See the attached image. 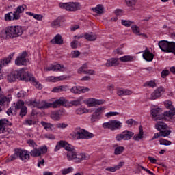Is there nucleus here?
I'll return each instance as SVG.
<instances>
[{
	"label": "nucleus",
	"instance_id": "nucleus-17",
	"mask_svg": "<svg viewBox=\"0 0 175 175\" xmlns=\"http://www.w3.org/2000/svg\"><path fill=\"white\" fill-rule=\"evenodd\" d=\"M118 58H111L107 60V62L105 63V66L107 68H110L113 66H118L120 65V62H118Z\"/></svg>",
	"mask_w": 175,
	"mask_h": 175
},
{
	"label": "nucleus",
	"instance_id": "nucleus-6",
	"mask_svg": "<svg viewBox=\"0 0 175 175\" xmlns=\"http://www.w3.org/2000/svg\"><path fill=\"white\" fill-rule=\"evenodd\" d=\"M59 6L61 9H65L68 12H77L80 10V3L77 2L60 3Z\"/></svg>",
	"mask_w": 175,
	"mask_h": 175
},
{
	"label": "nucleus",
	"instance_id": "nucleus-62",
	"mask_svg": "<svg viewBox=\"0 0 175 175\" xmlns=\"http://www.w3.org/2000/svg\"><path fill=\"white\" fill-rule=\"evenodd\" d=\"M89 91L90 88L80 86V94H85V92H88Z\"/></svg>",
	"mask_w": 175,
	"mask_h": 175
},
{
	"label": "nucleus",
	"instance_id": "nucleus-23",
	"mask_svg": "<svg viewBox=\"0 0 175 175\" xmlns=\"http://www.w3.org/2000/svg\"><path fill=\"white\" fill-rule=\"evenodd\" d=\"M14 55V53H12L8 58L0 60V70L2 69V68H3V66H6L8 64L10 63V61H12Z\"/></svg>",
	"mask_w": 175,
	"mask_h": 175
},
{
	"label": "nucleus",
	"instance_id": "nucleus-61",
	"mask_svg": "<svg viewBox=\"0 0 175 175\" xmlns=\"http://www.w3.org/2000/svg\"><path fill=\"white\" fill-rule=\"evenodd\" d=\"M118 115H120V113L118 112H108L105 114V117H107V118H109V117H113V116Z\"/></svg>",
	"mask_w": 175,
	"mask_h": 175
},
{
	"label": "nucleus",
	"instance_id": "nucleus-42",
	"mask_svg": "<svg viewBox=\"0 0 175 175\" xmlns=\"http://www.w3.org/2000/svg\"><path fill=\"white\" fill-rule=\"evenodd\" d=\"M64 149L68 151V152H72V151H75V147L69 144L66 141H65L64 143Z\"/></svg>",
	"mask_w": 175,
	"mask_h": 175
},
{
	"label": "nucleus",
	"instance_id": "nucleus-47",
	"mask_svg": "<svg viewBox=\"0 0 175 175\" xmlns=\"http://www.w3.org/2000/svg\"><path fill=\"white\" fill-rule=\"evenodd\" d=\"M143 135H144V133H141L139 132L138 134L135 135L133 137V140H135V142H139V140H142V139H143Z\"/></svg>",
	"mask_w": 175,
	"mask_h": 175
},
{
	"label": "nucleus",
	"instance_id": "nucleus-41",
	"mask_svg": "<svg viewBox=\"0 0 175 175\" xmlns=\"http://www.w3.org/2000/svg\"><path fill=\"white\" fill-rule=\"evenodd\" d=\"M88 69V65H87V64H83L81 67H80L79 69H78V73L79 75H81V73H83L84 75L85 74V72H87Z\"/></svg>",
	"mask_w": 175,
	"mask_h": 175
},
{
	"label": "nucleus",
	"instance_id": "nucleus-25",
	"mask_svg": "<svg viewBox=\"0 0 175 175\" xmlns=\"http://www.w3.org/2000/svg\"><path fill=\"white\" fill-rule=\"evenodd\" d=\"M64 103H65V98H60L56 100L55 102L51 103V105L53 109H56V107H58V106H62Z\"/></svg>",
	"mask_w": 175,
	"mask_h": 175
},
{
	"label": "nucleus",
	"instance_id": "nucleus-50",
	"mask_svg": "<svg viewBox=\"0 0 175 175\" xmlns=\"http://www.w3.org/2000/svg\"><path fill=\"white\" fill-rule=\"evenodd\" d=\"M81 100H83L82 97H79L77 100L71 101L70 103L72 105V106H80V105H81Z\"/></svg>",
	"mask_w": 175,
	"mask_h": 175
},
{
	"label": "nucleus",
	"instance_id": "nucleus-1",
	"mask_svg": "<svg viewBox=\"0 0 175 175\" xmlns=\"http://www.w3.org/2000/svg\"><path fill=\"white\" fill-rule=\"evenodd\" d=\"M28 71L27 68H22L19 70H16L14 73H11L7 75V80L9 83H14L16 80H23V81H27L29 79V77H27Z\"/></svg>",
	"mask_w": 175,
	"mask_h": 175
},
{
	"label": "nucleus",
	"instance_id": "nucleus-57",
	"mask_svg": "<svg viewBox=\"0 0 175 175\" xmlns=\"http://www.w3.org/2000/svg\"><path fill=\"white\" fill-rule=\"evenodd\" d=\"M122 25H124V27H131V25L133 24V22L131 21L122 20Z\"/></svg>",
	"mask_w": 175,
	"mask_h": 175
},
{
	"label": "nucleus",
	"instance_id": "nucleus-35",
	"mask_svg": "<svg viewBox=\"0 0 175 175\" xmlns=\"http://www.w3.org/2000/svg\"><path fill=\"white\" fill-rule=\"evenodd\" d=\"M62 147L63 148H64V147H65V141H64V140H61V141L57 142V144L54 149L55 152L59 151V150H61Z\"/></svg>",
	"mask_w": 175,
	"mask_h": 175
},
{
	"label": "nucleus",
	"instance_id": "nucleus-31",
	"mask_svg": "<svg viewBox=\"0 0 175 175\" xmlns=\"http://www.w3.org/2000/svg\"><path fill=\"white\" fill-rule=\"evenodd\" d=\"M84 36L85 38L87 39L89 42H94V40H96V38H98L96 34H94L92 33H85Z\"/></svg>",
	"mask_w": 175,
	"mask_h": 175
},
{
	"label": "nucleus",
	"instance_id": "nucleus-14",
	"mask_svg": "<svg viewBox=\"0 0 175 175\" xmlns=\"http://www.w3.org/2000/svg\"><path fill=\"white\" fill-rule=\"evenodd\" d=\"M105 103L104 100H96L95 98H89L87 100V105L89 107H94L98 106V105H103Z\"/></svg>",
	"mask_w": 175,
	"mask_h": 175
},
{
	"label": "nucleus",
	"instance_id": "nucleus-18",
	"mask_svg": "<svg viewBox=\"0 0 175 175\" xmlns=\"http://www.w3.org/2000/svg\"><path fill=\"white\" fill-rule=\"evenodd\" d=\"M0 38H2V39H12V34L9 27L0 32Z\"/></svg>",
	"mask_w": 175,
	"mask_h": 175
},
{
	"label": "nucleus",
	"instance_id": "nucleus-29",
	"mask_svg": "<svg viewBox=\"0 0 175 175\" xmlns=\"http://www.w3.org/2000/svg\"><path fill=\"white\" fill-rule=\"evenodd\" d=\"M90 159V156L86 153H81L77 155V158L76 159V162H81L82 161H87Z\"/></svg>",
	"mask_w": 175,
	"mask_h": 175
},
{
	"label": "nucleus",
	"instance_id": "nucleus-59",
	"mask_svg": "<svg viewBox=\"0 0 175 175\" xmlns=\"http://www.w3.org/2000/svg\"><path fill=\"white\" fill-rule=\"evenodd\" d=\"M116 142H121V140H125V138L124 137V134L120 133V134H118L116 136Z\"/></svg>",
	"mask_w": 175,
	"mask_h": 175
},
{
	"label": "nucleus",
	"instance_id": "nucleus-24",
	"mask_svg": "<svg viewBox=\"0 0 175 175\" xmlns=\"http://www.w3.org/2000/svg\"><path fill=\"white\" fill-rule=\"evenodd\" d=\"M52 44H64V40L60 34L56 35L53 39L51 40Z\"/></svg>",
	"mask_w": 175,
	"mask_h": 175
},
{
	"label": "nucleus",
	"instance_id": "nucleus-40",
	"mask_svg": "<svg viewBox=\"0 0 175 175\" xmlns=\"http://www.w3.org/2000/svg\"><path fill=\"white\" fill-rule=\"evenodd\" d=\"M92 111H94V110L88 109L87 111H85V109H83L82 108H78L75 111V114L77 116H81V114H84L85 113H92Z\"/></svg>",
	"mask_w": 175,
	"mask_h": 175
},
{
	"label": "nucleus",
	"instance_id": "nucleus-34",
	"mask_svg": "<svg viewBox=\"0 0 175 175\" xmlns=\"http://www.w3.org/2000/svg\"><path fill=\"white\" fill-rule=\"evenodd\" d=\"M41 125H42V126L44 127V129H45V131H53V129H54V124H51L50 123H47L46 122H41Z\"/></svg>",
	"mask_w": 175,
	"mask_h": 175
},
{
	"label": "nucleus",
	"instance_id": "nucleus-28",
	"mask_svg": "<svg viewBox=\"0 0 175 175\" xmlns=\"http://www.w3.org/2000/svg\"><path fill=\"white\" fill-rule=\"evenodd\" d=\"M124 140H131L133 137L135 133L129 131L128 130L124 131L122 133Z\"/></svg>",
	"mask_w": 175,
	"mask_h": 175
},
{
	"label": "nucleus",
	"instance_id": "nucleus-27",
	"mask_svg": "<svg viewBox=\"0 0 175 175\" xmlns=\"http://www.w3.org/2000/svg\"><path fill=\"white\" fill-rule=\"evenodd\" d=\"M126 5L130 8V10H136L135 6H136V2L137 0H125Z\"/></svg>",
	"mask_w": 175,
	"mask_h": 175
},
{
	"label": "nucleus",
	"instance_id": "nucleus-10",
	"mask_svg": "<svg viewBox=\"0 0 175 175\" xmlns=\"http://www.w3.org/2000/svg\"><path fill=\"white\" fill-rule=\"evenodd\" d=\"M106 110V107H100L94 109V112L91 116L92 122H95L100 120V115Z\"/></svg>",
	"mask_w": 175,
	"mask_h": 175
},
{
	"label": "nucleus",
	"instance_id": "nucleus-58",
	"mask_svg": "<svg viewBox=\"0 0 175 175\" xmlns=\"http://www.w3.org/2000/svg\"><path fill=\"white\" fill-rule=\"evenodd\" d=\"M68 124L66 123H59L56 124V128H59L61 129H65V128H68Z\"/></svg>",
	"mask_w": 175,
	"mask_h": 175
},
{
	"label": "nucleus",
	"instance_id": "nucleus-5",
	"mask_svg": "<svg viewBox=\"0 0 175 175\" xmlns=\"http://www.w3.org/2000/svg\"><path fill=\"white\" fill-rule=\"evenodd\" d=\"M151 116L153 121H165L166 111L163 113L162 109L154 108L151 110Z\"/></svg>",
	"mask_w": 175,
	"mask_h": 175
},
{
	"label": "nucleus",
	"instance_id": "nucleus-63",
	"mask_svg": "<svg viewBox=\"0 0 175 175\" xmlns=\"http://www.w3.org/2000/svg\"><path fill=\"white\" fill-rule=\"evenodd\" d=\"M27 144H29V146L30 147H33L35 148V146H36V143H35V141H33V139H29L27 141Z\"/></svg>",
	"mask_w": 175,
	"mask_h": 175
},
{
	"label": "nucleus",
	"instance_id": "nucleus-51",
	"mask_svg": "<svg viewBox=\"0 0 175 175\" xmlns=\"http://www.w3.org/2000/svg\"><path fill=\"white\" fill-rule=\"evenodd\" d=\"M161 133V137H167V136H169V135H170L172 133V131L171 130H161V131H160Z\"/></svg>",
	"mask_w": 175,
	"mask_h": 175
},
{
	"label": "nucleus",
	"instance_id": "nucleus-54",
	"mask_svg": "<svg viewBox=\"0 0 175 175\" xmlns=\"http://www.w3.org/2000/svg\"><path fill=\"white\" fill-rule=\"evenodd\" d=\"M27 107H23L20 111L19 116L21 117H24L27 116Z\"/></svg>",
	"mask_w": 175,
	"mask_h": 175
},
{
	"label": "nucleus",
	"instance_id": "nucleus-19",
	"mask_svg": "<svg viewBox=\"0 0 175 175\" xmlns=\"http://www.w3.org/2000/svg\"><path fill=\"white\" fill-rule=\"evenodd\" d=\"M155 128L157 131L161 132V131H165V129H167V124L163 122V120H159L156 122Z\"/></svg>",
	"mask_w": 175,
	"mask_h": 175
},
{
	"label": "nucleus",
	"instance_id": "nucleus-48",
	"mask_svg": "<svg viewBox=\"0 0 175 175\" xmlns=\"http://www.w3.org/2000/svg\"><path fill=\"white\" fill-rule=\"evenodd\" d=\"M70 92L77 95L80 94V86H74L70 89Z\"/></svg>",
	"mask_w": 175,
	"mask_h": 175
},
{
	"label": "nucleus",
	"instance_id": "nucleus-55",
	"mask_svg": "<svg viewBox=\"0 0 175 175\" xmlns=\"http://www.w3.org/2000/svg\"><path fill=\"white\" fill-rule=\"evenodd\" d=\"M73 171V168L72 167H70L68 168H66L62 170V173L63 175H66L68 173H71V172Z\"/></svg>",
	"mask_w": 175,
	"mask_h": 175
},
{
	"label": "nucleus",
	"instance_id": "nucleus-4",
	"mask_svg": "<svg viewBox=\"0 0 175 175\" xmlns=\"http://www.w3.org/2000/svg\"><path fill=\"white\" fill-rule=\"evenodd\" d=\"M159 47L163 53H172L175 54V42L162 40L159 42Z\"/></svg>",
	"mask_w": 175,
	"mask_h": 175
},
{
	"label": "nucleus",
	"instance_id": "nucleus-20",
	"mask_svg": "<svg viewBox=\"0 0 175 175\" xmlns=\"http://www.w3.org/2000/svg\"><path fill=\"white\" fill-rule=\"evenodd\" d=\"M24 6L25 8L26 5H20L17 7L16 11H14L12 14V16H14V19L20 20V13H23V12H24L25 10Z\"/></svg>",
	"mask_w": 175,
	"mask_h": 175
},
{
	"label": "nucleus",
	"instance_id": "nucleus-64",
	"mask_svg": "<svg viewBox=\"0 0 175 175\" xmlns=\"http://www.w3.org/2000/svg\"><path fill=\"white\" fill-rule=\"evenodd\" d=\"M72 58H77L80 55L79 51H73L72 53Z\"/></svg>",
	"mask_w": 175,
	"mask_h": 175
},
{
	"label": "nucleus",
	"instance_id": "nucleus-49",
	"mask_svg": "<svg viewBox=\"0 0 175 175\" xmlns=\"http://www.w3.org/2000/svg\"><path fill=\"white\" fill-rule=\"evenodd\" d=\"M25 106H24V101H18L16 103V105L15 106V110H21L23 109V107H25Z\"/></svg>",
	"mask_w": 175,
	"mask_h": 175
},
{
	"label": "nucleus",
	"instance_id": "nucleus-13",
	"mask_svg": "<svg viewBox=\"0 0 175 175\" xmlns=\"http://www.w3.org/2000/svg\"><path fill=\"white\" fill-rule=\"evenodd\" d=\"M162 92H163V88L160 87L158 88L156 90H154L150 95V100H155V99H158V98H161L162 96Z\"/></svg>",
	"mask_w": 175,
	"mask_h": 175
},
{
	"label": "nucleus",
	"instance_id": "nucleus-53",
	"mask_svg": "<svg viewBox=\"0 0 175 175\" xmlns=\"http://www.w3.org/2000/svg\"><path fill=\"white\" fill-rule=\"evenodd\" d=\"M166 117H170V116H175V107H172L170 111H165Z\"/></svg>",
	"mask_w": 175,
	"mask_h": 175
},
{
	"label": "nucleus",
	"instance_id": "nucleus-26",
	"mask_svg": "<svg viewBox=\"0 0 175 175\" xmlns=\"http://www.w3.org/2000/svg\"><path fill=\"white\" fill-rule=\"evenodd\" d=\"M77 152H76V150H72V152H67V158L68 161H74L76 162V159H77Z\"/></svg>",
	"mask_w": 175,
	"mask_h": 175
},
{
	"label": "nucleus",
	"instance_id": "nucleus-37",
	"mask_svg": "<svg viewBox=\"0 0 175 175\" xmlns=\"http://www.w3.org/2000/svg\"><path fill=\"white\" fill-rule=\"evenodd\" d=\"M10 102V99L9 97L5 96H0V106H5L6 103H9Z\"/></svg>",
	"mask_w": 175,
	"mask_h": 175
},
{
	"label": "nucleus",
	"instance_id": "nucleus-3",
	"mask_svg": "<svg viewBox=\"0 0 175 175\" xmlns=\"http://www.w3.org/2000/svg\"><path fill=\"white\" fill-rule=\"evenodd\" d=\"M14 151V154L11 155L10 157V161H14L15 159H17V158H19L21 161H25V162H27V161L30 158L29 154H28L27 150H23L17 148L15 149Z\"/></svg>",
	"mask_w": 175,
	"mask_h": 175
},
{
	"label": "nucleus",
	"instance_id": "nucleus-45",
	"mask_svg": "<svg viewBox=\"0 0 175 175\" xmlns=\"http://www.w3.org/2000/svg\"><path fill=\"white\" fill-rule=\"evenodd\" d=\"M144 87H150V88H155L157 83L154 81H147L144 84Z\"/></svg>",
	"mask_w": 175,
	"mask_h": 175
},
{
	"label": "nucleus",
	"instance_id": "nucleus-32",
	"mask_svg": "<svg viewBox=\"0 0 175 175\" xmlns=\"http://www.w3.org/2000/svg\"><path fill=\"white\" fill-rule=\"evenodd\" d=\"M92 10L97 14H102L105 12V8H103V5L98 4L96 8H92Z\"/></svg>",
	"mask_w": 175,
	"mask_h": 175
},
{
	"label": "nucleus",
	"instance_id": "nucleus-39",
	"mask_svg": "<svg viewBox=\"0 0 175 175\" xmlns=\"http://www.w3.org/2000/svg\"><path fill=\"white\" fill-rule=\"evenodd\" d=\"M51 118L53 120V121H59V120H61V115H59V112L54 111L51 113Z\"/></svg>",
	"mask_w": 175,
	"mask_h": 175
},
{
	"label": "nucleus",
	"instance_id": "nucleus-38",
	"mask_svg": "<svg viewBox=\"0 0 175 175\" xmlns=\"http://www.w3.org/2000/svg\"><path fill=\"white\" fill-rule=\"evenodd\" d=\"M131 29L135 35H142V36H146L144 33H140V29L136 25L131 26Z\"/></svg>",
	"mask_w": 175,
	"mask_h": 175
},
{
	"label": "nucleus",
	"instance_id": "nucleus-9",
	"mask_svg": "<svg viewBox=\"0 0 175 175\" xmlns=\"http://www.w3.org/2000/svg\"><path fill=\"white\" fill-rule=\"evenodd\" d=\"M9 28L12 39L18 38V36H21L24 33V30L21 26H10Z\"/></svg>",
	"mask_w": 175,
	"mask_h": 175
},
{
	"label": "nucleus",
	"instance_id": "nucleus-56",
	"mask_svg": "<svg viewBox=\"0 0 175 175\" xmlns=\"http://www.w3.org/2000/svg\"><path fill=\"white\" fill-rule=\"evenodd\" d=\"M164 121H169L170 122H173V124H175V117L173 116H165Z\"/></svg>",
	"mask_w": 175,
	"mask_h": 175
},
{
	"label": "nucleus",
	"instance_id": "nucleus-33",
	"mask_svg": "<svg viewBox=\"0 0 175 175\" xmlns=\"http://www.w3.org/2000/svg\"><path fill=\"white\" fill-rule=\"evenodd\" d=\"M51 107V103H47L46 101H41L38 103V109H49Z\"/></svg>",
	"mask_w": 175,
	"mask_h": 175
},
{
	"label": "nucleus",
	"instance_id": "nucleus-15",
	"mask_svg": "<svg viewBox=\"0 0 175 175\" xmlns=\"http://www.w3.org/2000/svg\"><path fill=\"white\" fill-rule=\"evenodd\" d=\"M142 57L144 59L148 62H151V61L154 59V54L150 52L148 48H146V50L143 51Z\"/></svg>",
	"mask_w": 175,
	"mask_h": 175
},
{
	"label": "nucleus",
	"instance_id": "nucleus-46",
	"mask_svg": "<svg viewBox=\"0 0 175 175\" xmlns=\"http://www.w3.org/2000/svg\"><path fill=\"white\" fill-rule=\"evenodd\" d=\"M62 20V17L59 16L56 20L53 21L51 23L52 27H59V24H61V21Z\"/></svg>",
	"mask_w": 175,
	"mask_h": 175
},
{
	"label": "nucleus",
	"instance_id": "nucleus-8",
	"mask_svg": "<svg viewBox=\"0 0 175 175\" xmlns=\"http://www.w3.org/2000/svg\"><path fill=\"white\" fill-rule=\"evenodd\" d=\"M12 123L8 122L7 120H0V133H3L7 136L9 133H13V130L8 128V126H12Z\"/></svg>",
	"mask_w": 175,
	"mask_h": 175
},
{
	"label": "nucleus",
	"instance_id": "nucleus-11",
	"mask_svg": "<svg viewBox=\"0 0 175 175\" xmlns=\"http://www.w3.org/2000/svg\"><path fill=\"white\" fill-rule=\"evenodd\" d=\"M27 55H28V53L27 51H23L20 55L15 59V64L18 66H21V65H27Z\"/></svg>",
	"mask_w": 175,
	"mask_h": 175
},
{
	"label": "nucleus",
	"instance_id": "nucleus-2",
	"mask_svg": "<svg viewBox=\"0 0 175 175\" xmlns=\"http://www.w3.org/2000/svg\"><path fill=\"white\" fill-rule=\"evenodd\" d=\"M74 140H80V139H92L94 137V134L88 132L87 130L81 129L80 127H77L75 129L72 133L70 135Z\"/></svg>",
	"mask_w": 175,
	"mask_h": 175
},
{
	"label": "nucleus",
	"instance_id": "nucleus-21",
	"mask_svg": "<svg viewBox=\"0 0 175 175\" xmlns=\"http://www.w3.org/2000/svg\"><path fill=\"white\" fill-rule=\"evenodd\" d=\"M26 77H29V79L25 81H32L33 85H35L36 88H38V90H42V85L39 84V83L36 81L33 75L27 72Z\"/></svg>",
	"mask_w": 175,
	"mask_h": 175
},
{
	"label": "nucleus",
	"instance_id": "nucleus-7",
	"mask_svg": "<svg viewBox=\"0 0 175 175\" xmlns=\"http://www.w3.org/2000/svg\"><path fill=\"white\" fill-rule=\"evenodd\" d=\"M122 127V123L117 120H110L108 122L103 124L104 129H110V131H117Z\"/></svg>",
	"mask_w": 175,
	"mask_h": 175
},
{
	"label": "nucleus",
	"instance_id": "nucleus-36",
	"mask_svg": "<svg viewBox=\"0 0 175 175\" xmlns=\"http://www.w3.org/2000/svg\"><path fill=\"white\" fill-rule=\"evenodd\" d=\"M66 90H68V86L61 85V86L55 87L52 90V92H61L62 91H66Z\"/></svg>",
	"mask_w": 175,
	"mask_h": 175
},
{
	"label": "nucleus",
	"instance_id": "nucleus-60",
	"mask_svg": "<svg viewBox=\"0 0 175 175\" xmlns=\"http://www.w3.org/2000/svg\"><path fill=\"white\" fill-rule=\"evenodd\" d=\"M165 106L166 109H168V110H170L173 107V105L172 104V101L167 100L165 102Z\"/></svg>",
	"mask_w": 175,
	"mask_h": 175
},
{
	"label": "nucleus",
	"instance_id": "nucleus-43",
	"mask_svg": "<svg viewBox=\"0 0 175 175\" xmlns=\"http://www.w3.org/2000/svg\"><path fill=\"white\" fill-rule=\"evenodd\" d=\"M125 148L124 146H118L115 148L114 154L115 155H120L124 152Z\"/></svg>",
	"mask_w": 175,
	"mask_h": 175
},
{
	"label": "nucleus",
	"instance_id": "nucleus-16",
	"mask_svg": "<svg viewBox=\"0 0 175 175\" xmlns=\"http://www.w3.org/2000/svg\"><path fill=\"white\" fill-rule=\"evenodd\" d=\"M45 70H53V72L59 70L60 72H64L65 70V67L64 65L61 64L51 65L49 67L46 68Z\"/></svg>",
	"mask_w": 175,
	"mask_h": 175
},
{
	"label": "nucleus",
	"instance_id": "nucleus-22",
	"mask_svg": "<svg viewBox=\"0 0 175 175\" xmlns=\"http://www.w3.org/2000/svg\"><path fill=\"white\" fill-rule=\"evenodd\" d=\"M46 81H52L53 83H55V81H61L62 80H66V75H62L59 77H48L46 79Z\"/></svg>",
	"mask_w": 175,
	"mask_h": 175
},
{
	"label": "nucleus",
	"instance_id": "nucleus-12",
	"mask_svg": "<svg viewBox=\"0 0 175 175\" xmlns=\"http://www.w3.org/2000/svg\"><path fill=\"white\" fill-rule=\"evenodd\" d=\"M47 153V146H44L38 148H34L30 152V155L31 157H40L42 154Z\"/></svg>",
	"mask_w": 175,
	"mask_h": 175
},
{
	"label": "nucleus",
	"instance_id": "nucleus-52",
	"mask_svg": "<svg viewBox=\"0 0 175 175\" xmlns=\"http://www.w3.org/2000/svg\"><path fill=\"white\" fill-rule=\"evenodd\" d=\"M159 143L161 146H170L172 144V142L165 139H161Z\"/></svg>",
	"mask_w": 175,
	"mask_h": 175
},
{
	"label": "nucleus",
	"instance_id": "nucleus-30",
	"mask_svg": "<svg viewBox=\"0 0 175 175\" xmlns=\"http://www.w3.org/2000/svg\"><path fill=\"white\" fill-rule=\"evenodd\" d=\"M135 59H136V57L131 55H125L119 58L121 62H132V61H135Z\"/></svg>",
	"mask_w": 175,
	"mask_h": 175
},
{
	"label": "nucleus",
	"instance_id": "nucleus-44",
	"mask_svg": "<svg viewBox=\"0 0 175 175\" xmlns=\"http://www.w3.org/2000/svg\"><path fill=\"white\" fill-rule=\"evenodd\" d=\"M12 14H13V12H8V14H5V21H12H12L18 20V19H14V15H13V16H12Z\"/></svg>",
	"mask_w": 175,
	"mask_h": 175
}]
</instances>
